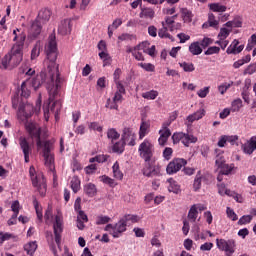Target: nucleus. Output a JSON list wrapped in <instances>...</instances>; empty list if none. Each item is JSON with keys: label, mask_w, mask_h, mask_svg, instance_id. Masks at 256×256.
Masks as SVG:
<instances>
[{"label": "nucleus", "mask_w": 256, "mask_h": 256, "mask_svg": "<svg viewBox=\"0 0 256 256\" xmlns=\"http://www.w3.org/2000/svg\"><path fill=\"white\" fill-rule=\"evenodd\" d=\"M46 59L43 62V69L39 75L22 82L21 87L17 89L16 94L12 99V105L17 107V103L28 99L31 95V87L37 91L43 83L47 85L49 94V104L44 105V118L49 121V105L55 101V97L59 95V65H57V41L54 34H51L45 44Z\"/></svg>", "instance_id": "obj_1"}, {"label": "nucleus", "mask_w": 256, "mask_h": 256, "mask_svg": "<svg viewBox=\"0 0 256 256\" xmlns=\"http://www.w3.org/2000/svg\"><path fill=\"white\" fill-rule=\"evenodd\" d=\"M26 131H28L31 139L36 141V147L39 150L42 149V155L44 157L45 166L53 171L55 169V156L53 155V143L47 140H41V127L35 122H27Z\"/></svg>", "instance_id": "obj_2"}, {"label": "nucleus", "mask_w": 256, "mask_h": 256, "mask_svg": "<svg viewBox=\"0 0 256 256\" xmlns=\"http://www.w3.org/2000/svg\"><path fill=\"white\" fill-rule=\"evenodd\" d=\"M44 219L46 223H53V231L55 235V242L61 245V233H63V214L58 211L53 218V209L49 206L45 212Z\"/></svg>", "instance_id": "obj_3"}, {"label": "nucleus", "mask_w": 256, "mask_h": 256, "mask_svg": "<svg viewBox=\"0 0 256 256\" xmlns=\"http://www.w3.org/2000/svg\"><path fill=\"white\" fill-rule=\"evenodd\" d=\"M26 38L27 36L21 33L19 42H16L11 51L8 53L10 59V67H17V65L23 61V45H25Z\"/></svg>", "instance_id": "obj_4"}, {"label": "nucleus", "mask_w": 256, "mask_h": 256, "mask_svg": "<svg viewBox=\"0 0 256 256\" xmlns=\"http://www.w3.org/2000/svg\"><path fill=\"white\" fill-rule=\"evenodd\" d=\"M138 153L141 159H144L145 162L151 161L155 153V144H153L151 139H144L138 147Z\"/></svg>", "instance_id": "obj_5"}, {"label": "nucleus", "mask_w": 256, "mask_h": 256, "mask_svg": "<svg viewBox=\"0 0 256 256\" xmlns=\"http://www.w3.org/2000/svg\"><path fill=\"white\" fill-rule=\"evenodd\" d=\"M216 247L219 251H224L225 256H233L237 249V244L234 239L225 240L223 238H217Z\"/></svg>", "instance_id": "obj_6"}, {"label": "nucleus", "mask_w": 256, "mask_h": 256, "mask_svg": "<svg viewBox=\"0 0 256 256\" xmlns=\"http://www.w3.org/2000/svg\"><path fill=\"white\" fill-rule=\"evenodd\" d=\"M105 231L110 233L114 239H119L127 231V224H125V220L122 218L115 224H107L105 227Z\"/></svg>", "instance_id": "obj_7"}, {"label": "nucleus", "mask_w": 256, "mask_h": 256, "mask_svg": "<svg viewBox=\"0 0 256 256\" xmlns=\"http://www.w3.org/2000/svg\"><path fill=\"white\" fill-rule=\"evenodd\" d=\"M215 153H216L215 163L218 169H220V173H222V175H229V173L233 171L235 166L233 164L229 165L225 163V158L223 157V155H221L222 153L221 150L216 149Z\"/></svg>", "instance_id": "obj_8"}, {"label": "nucleus", "mask_w": 256, "mask_h": 256, "mask_svg": "<svg viewBox=\"0 0 256 256\" xmlns=\"http://www.w3.org/2000/svg\"><path fill=\"white\" fill-rule=\"evenodd\" d=\"M187 165V160L183 158H175L169 164L166 168V173L168 175H175V173H178V171H181L183 167Z\"/></svg>", "instance_id": "obj_9"}, {"label": "nucleus", "mask_w": 256, "mask_h": 256, "mask_svg": "<svg viewBox=\"0 0 256 256\" xmlns=\"http://www.w3.org/2000/svg\"><path fill=\"white\" fill-rule=\"evenodd\" d=\"M17 115L20 121H27L33 115V105L25 102L20 103Z\"/></svg>", "instance_id": "obj_10"}, {"label": "nucleus", "mask_w": 256, "mask_h": 256, "mask_svg": "<svg viewBox=\"0 0 256 256\" xmlns=\"http://www.w3.org/2000/svg\"><path fill=\"white\" fill-rule=\"evenodd\" d=\"M20 149L24 155L25 163H29V158L31 157V153H33V146L27 141V138L20 137L19 138Z\"/></svg>", "instance_id": "obj_11"}, {"label": "nucleus", "mask_w": 256, "mask_h": 256, "mask_svg": "<svg viewBox=\"0 0 256 256\" xmlns=\"http://www.w3.org/2000/svg\"><path fill=\"white\" fill-rule=\"evenodd\" d=\"M137 139V136L133 132V129L131 128H124L122 133V142L124 145H129L130 147H135V141Z\"/></svg>", "instance_id": "obj_12"}, {"label": "nucleus", "mask_w": 256, "mask_h": 256, "mask_svg": "<svg viewBox=\"0 0 256 256\" xmlns=\"http://www.w3.org/2000/svg\"><path fill=\"white\" fill-rule=\"evenodd\" d=\"M142 173L145 177H157L161 173V170L159 169V166H155L151 161H148L145 162Z\"/></svg>", "instance_id": "obj_13"}, {"label": "nucleus", "mask_w": 256, "mask_h": 256, "mask_svg": "<svg viewBox=\"0 0 256 256\" xmlns=\"http://www.w3.org/2000/svg\"><path fill=\"white\" fill-rule=\"evenodd\" d=\"M151 131V122L142 120L139 128V140L142 141V139H145L147 137V134Z\"/></svg>", "instance_id": "obj_14"}, {"label": "nucleus", "mask_w": 256, "mask_h": 256, "mask_svg": "<svg viewBox=\"0 0 256 256\" xmlns=\"http://www.w3.org/2000/svg\"><path fill=\"white\" fill-rule=\"evenodd\" d=\"M256 150V137L250 138L246 143L242 145V151L246 155H253V151Z\"/></svg>", "instance_id": "obj_15"}, {"label": "nucleus", "mask_w": 256, "mask_h": 256, "mask_svg": "<svg viewBox=\"0 0 256 256\" xmlns=\"http://www.w3.org/2000/svg\"><path fill=\"white\" fill-rule=\"evenodd\" d=\"M43 28V24L38 20L33 21L29 30V35L32 39H35L41 35V29Z\"/></svg>", "instance_id": "obj_16"}, {"label": "nucleus", "mask_w": 256, "mask_h": 256, "mask_svg": "<svg viewBox=\"0 0 256 256\" xmlns=\"http://www.w3.org/2000/svg\"><path fill=\"white\" fill-rule=\"evenodd\" d=\"M58 33H60V35H69V33H71V19H64L60 22Z\"/></svg>", "instance_id": "obj_17"}, {"label": "nucleus", "mask_w": 256, "mask_h": 256, "mask_svg": "<svg viewBox=\"0 0 256 256\" xmlns=\"http://www.w3.org/2000/svg\"><path fill=\"white\" fill-rule=\"evenodd\" d=\"M244 46H239V40L232 41L231 45L227 48L226 53L228 55H239L243 51Z\"/></svg>", "instance_id": "obj_18"}, {"label": "nucleus", "mask_w": 256, "mask_h": 256, "mask_svg": "<svg viewBox=\"0 0 256 256\" xmlns=\"http://www.w3.org/2000/svg\"><path fill=\"white\" fill-rule=\"evenodd\" d=\"M139 46L128 47L126 53H131L136 61H145V56H143V50H140Z\"/></svg>", "instance_id": "obj_19"}, {"label": "nucleus", "mask_w": 256, "mask_h": 256, "mask_svg": "<svg viewBox=\"0 0 256 256\" xmlns=\"http://www.w3.org/2000/svg\"><path fill=\"white\" fill-rule=\"evenodd\" d=\"M49 19H51V10L49 9L40 10L36 18V20H38L42 25H45Z\"/></svg>", "instance_id": "obj_20"}, {"label": "nucleus", "mask_w": 256, "mask_h": 256, "mask_svg": "<svg viewBox=\"0 0 256 256\" xmlns=\"http://www.w3.org/2000/svg\"><path fill=\"white\" fill-rule=\"evenodd\" d=\"M203 29H207V27H214L217 29L219 27V21L215 18V14H208V21L202 25Z\"/></svg>", "instance_id": "obj_21"}, {"label": "nucleus", "mask_w": 256, "mask_h": 256, "mask_svg": "<svg viewBox=\"0 0 256 256\" xmlns=\"http://www.w3.org/2000/svg\"><path fill=\"white\" fill-rule=\"evenodd\" d=\"M167 183H169L168 191L170 193H175L176 195L181 193V186L173 178H169Z\"/></svg>", "instance_id": "obj_22"}, {"label": "nucleus", "mask_w": 256, "mask_h": 256, "mask_svg": "<svg viewBox=\"0 0 256 256\" xmlns=\"http://www.w3.org/2000/svg\"><path fill=\"white\" fill-rule=\"evenodd\" d=\"M32 185H37V182L43 181V174L38 173L35 171V167L31 166L29 169Z\"/></svg>", "instance_id": "obj_23"}, {"label": "nucleus", "mask_w": 256, "mask_h": 256, "mask_svg": "<svg viewBox=\"0 0 256 256\" xmlns=\"http://www.w3.org/2000/svg\"><path fill=\"white\" fill-rule=\"evenodd\" d=\"M210 11L213 13H225L227 11V6L217 2L208 4Z\"/></svg>", "instance_id": "obj_24"}, {"label": "nucleus", "mask_w": 256, "mask_h": 256, "mask_svg": "<svg viewBox=\"0 0 256 256\" xmlns=\"http://www.w3.org/2000/svg\"><path fill=\"white\" fill-rule=\"evenodd\" d=\"M112 173L113 178L117 179L118 181L123 180V172L121 171V168L119 167V162L116 161L112 166Z\"/></svg>", "instance_id": "obj_25"}, {"label": "nucleus", "mask_w": 256, "mask_h": 256, "mask_svg": "<svg viewBox=\"0 0 256 256\" xmlns=\"http://www.w3.org/2000/svg\"><path fill=\"white\" fill-rule=\"evenodd\" d=\"M139 16L140 19H153L155 17V11L151 8H141Z\"/></svg>", "instance_id": "obj_26"}, {"label": "nucleus", "mask_w": 256, "mask_h": 256, "mask_svg": "<svg viewBox=\"0 0 256 256\" xmlns=\"http://www.w3.org/2000/svg\"><path fill=\"white\" fill-rule=\"evenodd\" d=\"M204 179L205 177L203 176V174H201V171H198L194 178V183H193L194 191H199V189H201V183H203Z\"/></svg>", "instance_id": "obj_27"}, {"label": "nucleus", "mask_w": 256, "mask_h": 256, "mask_svg": "<svg viewBox=\"0 0 256 256\" xmlns=\"http://www.w3.org/2000/svg\"><path fill=\"white\" fill-rule=\"evenodd\" d=\"M84 193L88 195V197H95L97 195V186L93 183H88L84 186Z\"/></svg>", "instance_id": "obj_28"}, {"label": "nucleus", "mask_w": 256, "mask_h": 256, "mask_svg": "<svg viewBox=\"0 0 256 256\" xmlns=\"http://www.w3.org/2000/svg\"><path fill=\"white\" fill-rule=\"evenodd\" d=\"M182 143L185 145V147H189L191 143H197V137L191 134H182Z\"/></svg>", "instance_id": "obj_29"}, {"label": "nucleus", "mask_w": 256, "mask_h": 256, "mask_svg": "<svg viewBox=\"0 0 256 256\" xmlns=\"http://www.w3.org/2000/svg\"><path fill=\"white\" fill-rule=\"evenodd\" d=\"M70 187L73 193H78L81 190V180L79 177L74 176L70 181Z\"/></svg>", "instance_id": "obj_30"}, {"label": "nucleus", "mask_w": 256, "mask_h": 256, "mask_svg": "<svg viewBox=\"0 0 256 256\" xmlns=\"http://www.w3.org/2000/svg\"><path fill=\"white\" fill-rule=\"evenodd\" d=\"M169 125H171V122H164L162 124V129L159 130L160 137H165L166 139H169L171 137V130H169Z\"/></svg>", "instance_id": "obj_31"}, {"label": "nucleus", "mask_w": 256, "mask_h": 256, "mask_svg": "<svg viewBox=\"0 0 256 256\" xmlns=\"http://www.w3.org/2000/svg\"><path fill=\"white\" fill-rule=\"evenodd\" d=\"M181 15L184 23H191V21H193V12H191V10L182 8Z\"/></svg>", "instance_id": "obj_32"}, {"label": "nucleus", "mask_w": 256, "mask_h": 256, "mask_svg": "<svg viewBox=\"0 0 256 256\" xmlns=\"http://www.w3.org/2000/svg\"><path fill=\"white\" fill-rule=\"evenodd\" d=\"M112 151L113 153L121 154L125 151V142L123 140H119L118 142L112 143Z\"/></svg>", "instance_id": "obj_33"}, {"label": "nucleus", "mask_w": 256, "mask_h": 256, "mask_svg": "<svg viewBox=\"0 0 256 256\" xmlns=\"http://www.w3.org/2000/svg\"><path fill=\"white\" fill-rule=\"evenodd\" d=\"M169 28L167 26H162V28L158 31V37L161 39H170V41H175L173 36L169 34Z\"/></svg>", "instance_id": "obj_34"}, {"label": "nucleus", "mask_w": 256, "mask_h": 256, "mask_svg": "<svg viewBox=\"0 0 256 256\" xmlns=\"http://www.w3.org/2000/svg\"><path fill=\"white\" fill-rule=\"evenodd\" d=\"M189 51L192 55H201V53H203V49L201 48V44L199 42H193L190 44Z\"/></svg>", "instance_id": "obj_35"}, {"label": "nucleus", "mask_w": 256, "mask_h": 256, "mask_svg": "<svg viewBox=\"0 0 256 256\" xmlns=\"http://www.w3.org/2000/svg\"><path fill=\"white\" fill-rule=\"evenodd\" d=\"M143 99H147V101H155L157 97H159V92L157 90H150L142 93Z\"/></svg>", "instance_id": "obj_36"}, {"label": "nucleus", "mask_w": 256, "mask_h": 256, "mask_svg": "<svg viewBox=\"0 0 256 256\" xmlns=\"http://www.w3.org/2000/svg\"><path fill=\"white\" fill-rule=\"evenodd\" d=\"M24 250L26 251L27 255L33 256L35 254V251H37V242L32 241L27 243L24 246Z\"/></svg>", "instance_id": "obj_37"}, {"label": "nucleus", "mask_w": 256, "mask_h": 256, "mask_svg": "<svg viewBox=\"0 0 256 256\" xmlns=\"http://www.w3.org/2000/svg\"><path fill=\"white\" fill-rule=\"evenodd\" d=\"M33 187L38 189L41 197H45V194L47 193V184L45 183V178H42V181H38L37 185H33Z\"/></svg>", "instance_id": "obj_38"}, {"label": "nucleus", "mask_w": 256, "mask_h": 256, "mask_svg": "<svg viewBox=\"0 0 256 256\" xmlns=\"http://www.w3.org/2000/svg\"><path fill=\"white\" fill-rule=\"evenodd\" d=\"M175 19H177V15L172 17H167L165 21L162 22V27H168L169 31H175L173 24L175 23Z\"/></svg>", "instance_id": "obj_39"}, {"label": "nucleus", "mask_w": 256, "mask_h": 256, "mask_svg": "<svg viewBox=\"0 0 256 256\" xmlns=\"http://www.w3.org/2000/svg\"><path fill=\"white\" fill-rule=\"evenodd\" d=\"M107 137L110 139L111 143H114L121 137V134H119L115 128H111L107 131Z\"/></svg>", "instance_id": "obj_40"}, {"label": "nucleus", "mask_w": 256, "mask_h": 256, "mask_svg": "<svg viewBox=\"0 0 256 256\" xmlns=\"http://www.w3.org/2000/svg\"><path fill=\"white\" fill-rule=\"evenodd\" d=\"M241 107H243V100L238 98L232 101L230 110L232 113H237V111H240Z\"/></svg>", "instance_id": "obj_41"}, {"label": "nucleus", "mask_w": 256, "mask_h": 256, "mask_svg": "<svg viewBox=\"0 0 256 256\" xmlns=\"http://www.w3.org/2000/svg\"><path fill=\"white\" fill-rule=\"evenodd\" d=\"M61 107H62L61 101H56L52 104L50 111L54 113L55 119H59V112L61 111Z\"/></svg>", "instance_id": "obj_42"}, {"label": "nucleus", "mask_w": 256, "mask_h": 256, "mask_svg": "<svg viewBox=\"0 0 256 256\" xmlns=\"http://www.w3.org/2000/svg\"><path fill=\"white\" fill-rule=\"evenodd\" d=\"M33 205H34L38 220L40 222L43 221V209L41 208V205H39V201H37V199H34Z\"/></svg>", "instance_id": "obj_43"}, {"label": "nucleus", "mask_w": 256, "mask_h": 256, "mask_svg": "<svg viewBox=\"0 0 256 256\" xmlns=\"http://www.w3.org/2000/svg\"><path fill=\"white\" fill-rule=\"evenodd\" d=\"M99 57L100 59H102L103 61V66L104 67H107V65H111V56L109 55V52L106 51V52H99Z\"/></svg>", "instance_id": "obj_44"}, {"label": "nucleus", "mask_w": 256, "mask_h": 256, "mask_svg": "<svg viewBox=\"0 0 256 256\" xmlns=\"http://www.w3.org/2000/svg\"><path fill=\"white\" fill-rule=\"evenodd\" d=\"M179 66L185 71V73H193L195 71V65L193 63L180 62Z\"/></svg>", "instance_id": "obj_45"}, {"label": "nucleus", "mask_w": 256, "mask_h": 256, "mask_svg": "<svg viewBox=\"0 0 256 256\" xmlns=\"http://www.w3.org/2000/svg\"><path fill=\"white\" fill-rule=\"evenodd\" d=\"M233 87V81L231 82H224L220 86H218V91L221 93V95H225L227 93V90L231 89Z\"/></svg>", "instance_id": "obj_46"}, {"label": "nucleus", "mask_w": 256, "mask_h": 256, "mask_svg": "<svg viewBox=\"0 0 256 256\" xmlns=\"http://www.w3.org/2000/svg\"><path fill=\"white\" fill-rule=\"evenodd\" d=\"M11 67V60L9 54H6L3 58L0 57V69H7Z\"/></svg>", "instance_id": "obj_47"}, {"label": "nucleus", "mask_w": 256, "mask_h": 256, "mask_svg": "<svg viewBox=\"0 0 256 256\" xmlns=\"http://www.w3.org/2000/svg\"><path fill=\"white\" fill-rule=\"evenodd\" d=\"M124 221L125 225L128 223H137L139 221V217L137 215L127 214L121 218Z\"/></svg>", "instance_id": "obj_48"}, {"label": "nucleus", "mask_w": 256, "mask_h": 256, "mask_svg": "<svg viewBox=\"0 0 256 256\" xmlns=\"http://www.w3.org/2000/svg\"><path fill=\"white\" fill-rule=\"evenodd\" d=\"M41 54V42H37L32 51H31V59H37V57Z\"/></svg>", "instance_id": "obj_49"}, {"label": "nucleus", "mask_w": 256, "mask_h": 256, "mask_svg": "<svg viewBox=\"0 0 256 256\" xmlns=\"http://www.w3.org/2000/svg\"><path fill=\"white\" fill-rule=\"evenodd\" d=\"M197 217H199V212L193 206H191L188 212V219L191 221V223H195V221H197Z\"/></svg>", "instance_id": "obj_50"}, {"label": "nucleus", "mask_w": 256, "mask_h": 256, "mask_svg": "<svg viewBox=\"0 0 256 256\" xmlns=\"http://www.w3.org/2000/svg\"><path fill=\"white\" fill-rule=\"evenodd\" d=\"M109 159L108 155H97L96 157L90 158V163H105Z\"/></svg>", "instance_id": "obj_51"}, {"label": "nucleus", "mask_w": 256, "mask_h": 256, "mask_svg": "<svg viewBox=\"0 0 256 256\" xmlns=\"http://www.w3.org/2000/svg\"><path fill=\"white\" fill-rule=\"evenodd\" d=\"M99 180L102 181V183H105V185H109L110 187H115V180L110 178L107 175L100 176Z\"/></svg>", "instance_id": "obj_52"}, {"label": "nucleus", "mask_w": 256, "mask_h": 256, "mask_svg": "<svg viewBox=\"0 0 256 256\" xmlns=\"http://www.w3.org/2000/svg\"><path fill=\"white\" fill-rule=\"evenodd\" d=\"M231 33V29H227V27H222L218 34V39L226 40Z\"/></svg>", "instance_id": "obj_53"}, {"label": "nucleus", "mask_w": 256, "mask_h": 256, "mask_svg": "<svg viewBox=\"0 0 256 256\" xmlns=\"http://www.w3.org/2000/svg\"><path fill=\"white\" fill-rule=\"evenodd\" d=\"M111 221V218L109 216L100 215L96 219V225H106V223H109Z\"/></svg>", "instance_id": "obj_54"}, {"label": "nucleus", "mask_w": 256, "mask_h": 256, "mask_svg": "<svg viewBox=\"0 0 256 256\" xmlns=\"http://www.w3.org/2000/svg\"><path fill=\"white\" fill-rule=\"evenodd\" d=\"M226 215L228 219H231V221H237L239 218L237 217V214L231 207L226 208Z\"/></svg>", "instance_id": "obj_55"}, {"label": "nucleus", "mask_w": 256, "mask_h": 256, "mask_svg": "<svg viewBox=\"0 0 256 256\" xmlns=\"http://www.w3.org/2000/svg\"><path fill=\"white\" fill-rule=\"evenodd\" d=\"M11 211H13V215L19 216V211H21V204L19 201H13L11 204Z\"/></svg>", "instance_id": "obj_56"}, {"label": "nucleus", "mask_w": 256, "mask_h": 256, "mask_svg": "<svg viewBox=\"0 0 256 256\" xmlns=\"http://www.w3.org/2000/svg\"><path fill=\"white\" fill-rule=\"evenodd\" d=\"M138 66L149 73H153V71H155V66L151 63H139Z\"/></svg>", "instance_id": "obj_57"}, {"label": "nucleus", "mask_w": 256, "mask_h": 256, "mask_svg": "<svg viewBox=\"0 0 256 256\" xmlns=\"http://www.w3.org/2000/svg\"><path fill=\"white\" fill-rule=\"evenodd\" d=\"M220 51L221 48L217 46H211L204 52V55H217L219 54Z\"/></svg>", "instance_id": "obj_58"}, {"label": "nucleus", "mask_w": 256, "mask_h": 256, "mask_svg": "<svg viewBox=\"0 0 256 256\" xmlns=\"http://www.w3.org/2000/svg\"><path fill=\"white\" fill-rule=\"evenodd\" d=\"M194 239L195 241H199V239H202V241H205L206 239L205 234L199 231V226H197L194 230Z\"/></svg>", "instance_id": "obj_59"}, {"label": "nucleus", "mask_w": 256, "mask_h": 256, "mask_svg": "<svg viewBox=\"0 0 256 256\" xmlns=\"http://www.w3.org/2000/svg\"><path fill=\"white\" fill-rule=\"evenodd\" d=\"M13 238V234L10 233H5V232H0V245H3L5 241H9V239Z\"/></svg>", "instance_id": "obj_60"}, {"label": "nucleus", "mask_w": 256, "mask_h": 256, "mask_svg": "<svg viewBox=\"0 0 256 256\" xmlns=\"http://www.w3.org/2000/svg\"><path fill=\"white\" fill-rule=\"evenodd\" d=\"M250 221H253V216L244 215L239 219L238 225H247V223H249Z\"/></svg>", "instance_id": "obj_61"}, {"label": "nucleus", "mask_w": 256, "mask_h": 256, "mask_svg": "<svg viewBox=\"0 0 256 256\" xmlns=\"http://www.w3.org/2000/svg\"><path fill=\"white\" fill-rule=\"evenodd\" d=\"M88 127L92 131H98V133H101V131H103V127L99 125V122H91L89 123Z\"/></svg>", "instance_id": "obj_62"}, {"label": "nucleus", "mask_w": 256, "mask_h": 256, "mask_svg": "<svg viewBox=\"0 0 256 256\" xmlns=\"http://www.w3.org/2000/svg\"><path fill=\"white\" fill-rule=\"evenodd\" d=\"M198 97H200V99H205V97H207V95H209V86H206L202 89H200L197 92Z\"/></svg>", "instance_id": "obj_63"}, {"label": "nucleus", "mask_w": 256, "mask_h": 256, "mask_svg": "<svg viewBox=\"0 0 256 256\" xmlns=\"http://www.w3.org/2000/svg\"><path fill=\"white\" fill-rule=\"evenodd\" d=\"M213 249V243L205 242L200 246V251H211Z\"/></svg>", "instance_id": "obj_64"}]
</instances>
